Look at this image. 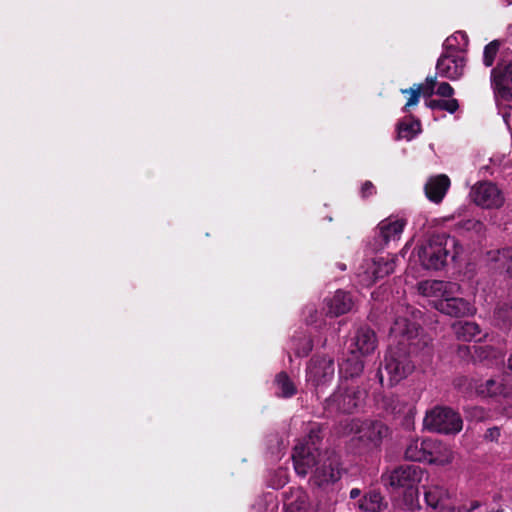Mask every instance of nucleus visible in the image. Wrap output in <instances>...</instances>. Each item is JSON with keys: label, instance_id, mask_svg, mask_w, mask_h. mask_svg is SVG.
<instances>
[{"label": "nucleus", "instance_id": "obj_9", "mask_svg": "<svg viewBox=\"0 0 512 512\" xmlns=\"http://www.w3.org/2000/svg\"><path fill=\"white\" fill-rule=\"evenodd\" d=\"M423 469L415 464L400 465L393 470L383 473L381 476L384 486L393 490L405 489L418 486L422 477Z\"/></svg>", "mask_w": 512, "mask_h": 512}, {"label": "nucleus", "instance_id": "obj_29", "mask_svg": "<svg viewBox=\"0 0 512 512\" xmlns=\"http://www.w3.org/2000/svg\"><path fill=\"white\" fill-rule=\"evenodd\" d=\"M455 387L467 397H474L480 395V387L476 380L470 379L466 376L458 377L454 380Z\"/></svg>", "mask_w": 512, "mask_h": 512}, {"label": "nucleus", "instance_id": "obj_33", "mask_svg": "<svg viewBox=\"0 0 512 512\" xmlns=\"http://www.w3.org/2000/svg\"><path fill=\"white\" fill-rule=\"evenodd\" d=\"M480 333L479 326L474 322H465L457 330V336L463 341H472Z\"/></svg>", "mask_w": 512, "mask_h": 512}, {"label": "nucleus", "instance_id": "obj_25", "mask_svg": "<svg viewBox=\"0 0 512 512\" xmlns=\"http://www.w3.org/2000/svg\"><path fill=\"white\" fill-rule=\"evenodd\" d=\"M277 388L276 395L281 398H291L296 395L297 387L285 371L279 372L274 379Z\"/></svg>", "mask_w": 512, "mask_h": 512}, {"label": "nucleus", "instance_id": "obj_10", "mask_svg": "<svg viewBox=\"0 0 512 512\" xmlns=\"http://www.w3.org/2000/svg\"><path fill=\"white\" fill-rule=\"evenodd\" d=\"M424 500L428 507L439 510V512H456L455 508L450 503V495L448 490L438 483H431L423 486ZM479 502L474 500L470 506H461L458 512H471L479 507Z\"/></svg>", "mask_w": 512, "mask_h": 512}, {"label": "nucleus", "instance_id": "obj_45", "mask_svg": "<svg viewBox=\"0 0 512 512\" xmlns=\"http://www.w3.org/2000/svg\"><path fill=\"white\" fill-rule=\"evenodd\" d=\"M362 491L359 488H352L349 493L350 499H360L362 497Z\"/></svg>", "mask_w": 512, "mask_h": 512}, {"label": "nucleus", "instance_id": "obj_47", "mask_svg": "<svg viewBox=\"0 0 512 512\" xmlns=\"http://www.w3.org/2000/svg\"><path fill=\"white\" fill-rule=\"evenodd\" d=\"M508 368L512 372V355L508 359Z\"/></svg>", "mask_w": 512, "mask_h": 512}, {"label": "nucleus", "instance_id": "obj_24", "mask_svg": "<svg viewBox=\"0 0 512 512\" xmlns=\"http://www.w3.org/2000/svg\"><path fill=\"white\" fill-rule=\"evenodd\" d=\"M421 131L422 129L420 120L412 115L405 117L397 125L398 139H406L410 141L415 138Z\"/></svg>", "mask_w": 512, "mask_h": 512}, {"label": "nucleus", "instance_id": "obj_8", "mask_svg": "<svg viewBox=\"0 0 512 512\" xmlns=\"http://www.w3.org/2000/svg\"><path fill=\"white\" fill-rule=\"evenodd\" d=\"M340 457L335 451L326 450L316 456V464L312 470V480L318 487L334 484L341 478Z\"/></svg>", "mask_w": 512, "mask_h": 512}, {"label": "nucleus", "instance_id": "obj_1", "mask_svg": "<svg viewBox=\"0 0 512 512\" xmlns=\"http://www.w3.org/2000/svg\"><path fill=\"white\" fill-rule=\"evenodd\" d=\"M421 326L405 317H399L395 320L391 327V335L399 337L396 346H390L384 355V360L381 362L377 370L379 382L383 385L382 368L388 375L389 386L398 384L403 379L407 378L415 369L414 361L412 360V346L413 341L418 337Z\"/></svg>", "mask_w": 512, "mask_h": 512}, {"label": "nucleus", "instance_id": "obj_21", "mask_svg": "<svg viewBox=\"0 0 512 512\" xmlns=\"http://www.w3.org/2000/svg\"><path fill=\"white\" fill-rule=\"evenodd\" d=\"M364 512H383L389 506L385 497L377 489H370L354 504Z\"/></svg>", "mask_w": 512, "mask_h": 512}, {"label": "nucleus", "instance_id": "obj_36", "mask_svg": "<svg viewBox=\"0 0 512 512\" xmlns=\"http://www.w3.org/2000/svg\"><path fill=\"white\" fill-rule=\"evenodd\" d=\"M414 86L421 90L425 99H428L435 93L436 77H427L425 83L414 84Z\"/></svg>", "mask_w": 512, "mask_h": 512}, {"label": "nucleus", "instance_id": "obj_30", "mask_svg": "<svg viewBox=\"0 0 512 512\" xmlns=\"http://www.w3.org/2000/svg\"><path fill=\"white\" fill-rule=\"evenodd\" d=\"M426 106L431 110H445L451 114L455 113L459 108L457 99H430L426 100Z\"/></svg>", "mask_w": 512, "mask_h": 512}, {"label": "nucleus", "instance_id": "obj_20", "mask_svg": "<svg viewBox=\"0 0 512 512\" xmlns=\"http://www.w3.org/2000/svg\"><path fill=\"white\" fill-rule=\"evenodd\" d=\"M327 315L338 317L351 311L354 302L349 292L337 290L334 295L326 299Z\"/></svg>", "mask_w": 512, "mask_h": 512}, {"label": "nucleus", "instance_id": "obj_35", "mask_svg": "<svg viewBox=\"0 0 512 512\" xmlns=\"http://www.w3.org/2000/svg\"><path fill=\"white\" fill-rule=\"evenodd\" d=\"M501 45L502 42L500 40H493L485 46L484 63L486 66H491L494 63Z\"/></svg>", "mask_w": 512, "mask_h": 512}, {"label": "nucleus", "instance_id": "obj_34", "mask_svg": "<svg viewBox=\"0 0 512 512\" xmlns=\"http://www.w3.org/2000/svg\"><path fill=\"white\" fill-rule=\"evenodd\" d=\"M400 92L403 95H409L408 100L403 107L404 112H408L411 107L416 106L422 96L421 90L419 88H415L414 85L410 88L401 89Z\"/></svg>", "mask_w": 512, "mask_h": 512}, {"label": "nucleus", "instance_id": "obj_6", "mask_svg": "<svg viewBox=\"0 0 512 512\" xmlns=\"http://www.w3.org/2000/svg\"><path fill=\"white\" fill-rule=\"evenodd\" d=\"M335 375L334 359L327 355L315 354L306 367V381L314 389L317 398L324 393Z\"/></svg>", "mask_w": 512, "mask_h": 512}, {"label": "nucleus", "instance_id": "obj_11", "mask_svg": "<svg viewBox=\"0 0 512 512\" xmlns=\"http://www.w3.org/2000/svg\"><path fill=\"white\" fill-rule=\"evenodd\" d=\"M389 427L380 420L366 419L356 429L359 442L366 448L380 447L384 438L389 434Z\"/></svg>", "mask_w": 512, "mask_h": 512}, {"label": "nucleus", "instance_id": "obj_42", "mask_svg": "<svg viewBox=\"0 0 512 512\" xmlns=\"http://www.w3.org/2000/svg\"><path fill=\"white\" fill-rule=\"evenodd\" d=\"M498 317L503 321H511L512 320V305L511 306H502L496 312Z\"/></svg>", "mask_w": 512, "mask_h": 512}, {"label": "nucleus", "instance_id": "obj_5", "mask_svg": "<svg viewBox=\"0 0 512 512\" xmlns=\"http://www.w3.org/2000/svg\"><path fill=\"white\" fill-rule=\"evenodd\" d=\"M367 391L360 387H339L331 396L325 399L323 408L328 416L338 413L352 414L363 406Z\"/></svg>", "mask_w": 512, "mask_h": 512}, {"label": "nucleus", "instance_id": "obj_39", "mask_svg": "<svg viewBox=\"0 0 512 512\" xmlns=\"http://www.w3.org/2000/svg\"><path fill=\"white\" fill-rule=\"evenodd\" d=\"M435 93L441 97L450 98L454 94V89L449 83L442 82L438 85Z\"/></svg>", "mask_w": 512, "mask_h": 512}, {"label": "nucleus", "instance_id": "obj_13", "mask_svg": "<svg viewBox=\"0 0 512 512\" xmlns=\"http://www.w3.org/2000/svg\"><path fill=\"white\" fill-rule=\"evenodd\" d=\"M491 83L497 95L505 100L512 99V63H500L491 73Z\"/></svg>", "mask_w": 512, "mask_h": 512}, {"label": "nucleus", "instance_id": "obj_19", "mask_svg": "<svg viewBox=\"0 0 512 512\" xmlns=\"http://www.w3.org/2000/svg\"><path fill=\"white\" fill-rule=\"evenodd\" d=\"M451 448L438 439L426 438V461L430 464L445 465L452 461Z\"/></svg>", "mask_w": 512, "mask_h": 512}, {"label": "nucleus", "instance_id": "obj_2", "mask_svg": "<svg viewBox=\"0 0 512 512\" xmlns=\"http://www.w3.org/2000/svg\"><path fill=\"white\" fill-rule=\"evenodd\" d=\"M419 289L427 297H435L433 307L442 314L451 317H463L470 313L471 306L463 298L455 297L459 286L453 282L432 280L420 283Z\"/></svg>", "mask_w": 512, "mask_h": 512}, {"label": "nucleus", "instance_id": "obj_48", "mask_svg": "<svg viewBox=\"0 0 512 512\" xmlns=\"http://www.w3.org/2000/svg\"><path fill=\"white\" fill-rule=\"evenodd\" d=\"M338 267H339V269H340V270H342V271L346 270V265H345V264L339 263V264H338Z\"/></svg>", "mask_w": 512, "mask_h": 512}, {"label": "nucleus", "instance_id": "obj_46", "mask_svg": "<svg viewBox=\"0 0 512 512\" xmlns=\"http://www.w3.org/2000/svg\"><path fill=\"white\" fill-rule=\"evenodd\" d=\"M479 221L468 220L464 223L463 227L467 230L474 229Z\"/></svg>", "mask_w": 512, "mask_h": 512}, {"label": "nucleus", "instance_id": "obj_43", "mask_svg": "<svg viewBox=\"0 0 512 512\" xmlns=\"http://www.w3.org/2000/svg\"><path fill=\"white\" fill-rule=\"evenodd\" d=\"M470 197L477 206H480V181L473 184Z\"/></svg>", "mask_w": 512, "mask_h": 512}, {"label": "nucleus", "instance_id": "obj_17", "mask_svg": "<svg viewBox=\"0 0 512 512\" xmlns=\"http://www.w3.org/2000/svg\"><path fill=\"white\" fill-rule=\"evenodd\" d=\"M363 355L351 349L339 363V376L342 380L355 379L364 371Z\"/></svg>", "mask_w": 512, "mask_h": 512}, {"label": "nucleus", "instance_id": "obj_40", "mask_svg": "<svg viewBox=\"0 0 512 512\" xmlns=\"http://www.w3.org/2000/svg\"><path fill=\"white\" fill-rule=\"evenodd\" d=\"M360 193H361V197L363 199H366V198L376 194V187L374 186V184L371 181L367 180L362 184Z\"/></svg>", "mask_w": 512, "mask_h": 512}, {"label": "nucleus", "instance_id": "obj_41", "mask_svg": "<svg viewBox=\"0 0 512 512\" xmlns=\"http://www.w3.org/2000/svg\"><path fill=\"white\" fill-rule=\"evenodd\" d=\"M313 349V341L305 339L302 346L297 349V355L301 357L307 356Z\"/></svg>", "mask_w": 512, "mask_h": 512}, {"label": "nucleus", "instance_id": "obj_7", "mask_svg": "<svg viewBox=\"0 0 512 512\" xmlns=\"http://www.w3.org/2000/svg\"><path fill=\"white\" fill-rule=\"evenodd\" d=\"M424 427L440 434H457L462 430L461 416L449 407L437 406L426 413Z\"/></svg>", "mask_w": 512, "mask_h": 512}, {"label": "nucleus", "instance_id": "obj_31", "mask_svg": "<svg viewBox=\"0 0 512 512\" xmlns=\"http://www.w3.org/2000/svg\"><path fill=\"white\" fill-rule=\"evenodd\" d=\"M402 505L406 510L413 511L420 508L418 486L405 488L403 491Z\"/></svg>", "mask_w": 512, "mask_h": 512}, {"label": "nucleus", "instance_id": "obj_14", "mask_svg": "<svg viewBox=\"0 0 512 512\" xmlns=\"http://www.w3.org/2000/svg\"><path fill=\"white\" fill-rule=\"evenodd\" d=\"M406 225L405 220L388 217L382 220L377 226V237L375 241L377 248H382L387 245L391 240H398Z\"/></svg>", "mask_w": 512, "mask_h": 512}, {"label": "nucleus", "instance_id": "obj_44", "mask_svg": "<svg viewBox=\"0 0 512 512\" xmlns=\"http://www.w3.org/2000/svg\"><path fill=\"white\" fill-rule=\"evenodd\" d=\"M499 436L500 431L498 428H491L485 434V438L490 439L491 441L498 439Z\"/></svg>", "mask_w": 512, "mask_h": 512}, {"label": "nucleus", "instance_id": "obj_49", "mask_svg": "<svg viewBox=\"0 0 512 512\" xmlns=\"http://www.w3.org/2000/svg\"><path fill=\"white\" fill-rule=\"evenodd\" d=\"M307 323H308V324H312V323H313V320H312V319H307Z\"/></svg>", "mask_w": 512, "mask_h": 512}, {"label": "nucleus", "instance_id": "obj_3", "mask_svg": "<svg viewBox=\"0 0 512 512\" xmlns=\"http://www.w3.org/2000/svg\"><path fill=\"white\" fill-rule=\"evenodd\" d=\"M323 441V429L320 424L313 423L308 434L295 447L292 460L295 472L305 477L315 466L316 456L323 454L321 446Z\"/></svg>", "mask_w": 512, "mask_h": 512}, {"label": "nucleus", "instance_id": "obj_4", "mask_svg": "<svg viewBox=\"0 0 512 512\" xmlns=\"http://www.w3.org/2000/svg\"><path fill=\"white\" fill-rule=\"evenodd\" d=\"M456 240L445 233L432 235L418 249V257L423 268L440 270L447 264L449 247H455Z\"/></svg>", "mask_w": 512, "mask_h": 512}, {"label": "nucleus", "instance_id": "obj_22", "mask_svg": "<svg viewBox=\"0 0 512 512\" xmlns=\"http://www.w3.org/2000/svg\"><path fill=\"white\" fill-rule=\"evenodd\" d=\"M504 201V194L496 184L482 182V208L499 209Z\"/></svg>", "mask_w": 512, "mask_h": 512}, {"label": "nucleus", "instance_id": "obj_16", "mask_svg": "<svg viewBox=\"0 0 512 512\" xmlns=\"http://www.w3.org/2000/svg\"><path fill=\"white\" fill-rule=\"evenodd\" d=\"M451 186L450 178L446 174H438L428 178L424 185L427 199L435 204H440Z\"/></svg>", "mask_w": 512, "mask_h": 512}, {"label": "nucleus", "instance_id": "obj_26", "mask_svg": "<svg viewBox=\"0 0 512 512\" xmlns=\"http://www.w3.org/2000/svg\"><path fill=\"white\" fill-rule=\"evenodd\" d=\"M467 46V35L462 31H457L445 39L442 47L445 51L465 55Z\"/></svg>", "mask_w": 512, "mask_h": 512}, {"label": "nucleus", "instance_id": "obj_15", "mask_svg": "<svg viewBox=\"0 0 512 512\" xmlns=\"http://www.w3.org/2000/svg\"><path fill=\"white\" fill-rule=\"evenodd\" d=\"M377 409L385 416L396 417L397 415L406 413L412 414V408L402 401L399 396L392 393H382L375 397Z\"/></svg>", "mask_w": 512, "mask_h": 512}, {"label": "nucleus", "instance_id": "obj_28", "mask_svg": "<svg viewBox=\"0 0 512 512\" xmlns=\"http://www.w3.org/2000/svg\"><path fill=\"white\" fill-rule=\"evenodd\" d=\"M404 455L407 460L414 461V462H425L426 461V439L411 440L405 449Z\"/></svg>", "mask_w": 512, "mask_h": 512}, {"label": "nucleus", "instance_id": "obj_38", "mask_svg": "<svg viewBox=\"0 0 512 512\" xmlns=\"http://www.w3.org/2000/svg\"><path fill=\"white\" fill-rule=\"evenodd\" d=\"M478 345L477 341L474 342L473 345H461L459 346V354L460 356L464 357L466 355H469L471 357V360L473 362H476V355L478 354Z\"/></svg>", "mask_w": 512, "mask_h": 512}, {"label": "nucleus", "instance_id": "obj_37", "mask_svg": "<svg viewBox=\"0 0 512 512\" xmlns=\"http://www.w3.org/2000/svg\"><path fill=\"white\" fill-rule=\"evenodd\" d=\"M307 509L308 502L305 495H299L295 501L285 506V512H306Z\"/></svg>", "mask_w": 512, "mask_h": 512}, {"label": "nucleus", "instance_id": "obj_18", "mask_svg": "<svg viewBox=\"0 0 512 512\" xmlns=\"http://www.w3.org/2000/svg\"><path fill=\"white\" fill-rule=\"evenodd\" d=\"M351 345L354 346L359 354L365 356L371 354L377 347V336L373 329L364 325L357 328L351 339Z\"/></svg>", "mask_w": 512, "mask_h": 512}, {"label": "nucleus", "instance_id": "obj_27", "mask_svg": "<svg viewBox=\"0 0 512 512\" xmlns=\"http://www.w3.org/2000/svg\"><path fill=\"white\" fill-rule=\"evenodd\" d=\"M394 269V258L377 257L373 260V265L371 267L372 280L376 282L377 280L383 279L393 273Z\"/></svg>", "mask_w": 512, "mask_h": 512}, {"label": "nucleus", "instance_id": "obj_23", "mask_svg": "<svg viewBox=\"0 0 512 512\" xmlns=\"http://www.w3.org/2000/svg\"><path fill=\"white\" fill-rule=\"evenodd\" d=\"M486 262L494 269L505 270L512 275V248L488 251Z\"/></svg>", "mask_w": 512, "mask_h": 512}, {"label": "nucleus", "instance_id": "obj_12", "mask_svg": "<svg viewBox=\"0 0 512 512\" xmlns=\"http://www.w3.org/2000/svg\"><path fill=\"white\" fill-rule=\"evenodd\" d=\"M465 64V55L443 50L437 60L436 70L441 77L456 80L463 75Z\"/></svg>", "mask_w": 512, "mask_h": 512}, {"label": "nucleus", "instance_id": "obj_32", "mask_svg": "<svg viewBox=\"0 0 512 512\" xmlns=\"http://www.w3.org/2000/svg\"><path fill=\"white\" fill-rule=\"evenodd\" d=\"M486 391L490 396L503 395L505 397L512 396V387L502 383L496 379H490L486 382Z\"/></svg>", "mask_w": 512, "mask_h": 512}, {"label": "nucleus", "instance_id": "obj_50", "mask_svg": "<svg viewBox=\"0 0 512 512\" xmlns=\"http://www.w3.org/2000/svg\"><path fill=\"white\" fill-rule=\"evenodd\" d=\"M481 353H482V355H483L484 353H486V350H484V349L482 348Z\"/></svg>", "mask_w": 512, "mask_h": 512}]
</instances>
